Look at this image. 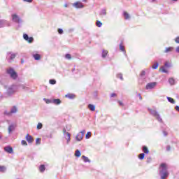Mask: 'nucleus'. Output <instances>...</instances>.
Instances as JSON below:
<instances>
[{
	"mask_svg": "<svg viewBox=\"0 0 179 179\" xmlns=\"http://www.w3.org/2000/svg\"><path fill=\"white\" fill-rule=\"evenodd\" d=\"M159 176L161 179H166L169 177V172L167 171V165L162 164L159 167Z\"/></svg>",
	"mask_w": 179,
	"mask_h": 179,
	"instance_id": "obj_1",
	"label": "nucleus"
},
{
	"mask_svg": "<svg viewBox=\"0 0 179 179\" xmlns=\"http://www.w3.org/2000/svg\"><path fill=\"white\" fill-rule=\"evenodd\" d=\"M18 87L13 85L8 88L7 92L6 93V97H9L12 96L13 94H15L16 92H17Z\"/></svg>",
	"mask_w": 179,
	"mask_h": 179,
	"instance_id": "obj_2",
	"label": "nucleus"
},
{
	"mask_svg": "<svg viewBox=\"0 0 179 179\" xmlns=\"http://www.w3.org/2000/svg\"><path fill=\"white\" fill-rule=\"evenodd\" d=\"M150 113L159 121V122H163V120L160 117V115L156 110L149 109Z\"/></svg>",
	"mask_w": 179,
	"mask_h": 179,
	"instance_id": "obj_3",
	"label": "nucleus"
},
{
	"mask_svg": "<svg viewBox=\"0 0 179 179\" xmlns=\"http://www.w3.org/2000/svg\"><path fill=\"white\" fill-rule=\"evenodd\" d=\"M11 17H12L13 22H14L15 23H17L18 24H20L23 22V21L22 20V18H20V17H19V15H17V14H13L11 15Z\"/></svg>",
	"mask_w": 179,
	"mask_h": 179,
	"instance_id": "obj_4",
	"label": "nucleus"
},
{
	"mask_svg": "<svg viewBox=\"0 0 179 179\" xmlns=\"http://www.w3.org/2000/svg\"><path fill=\"white\" fill-rule=\"evenodd\" d=\"M7 73H8V75H10V78H12V79H16L17 78V73L12 68H10L9 69L7 70Z\"/></svg>",
	"mask_w": 179,
	"mask_h": 179,
	"instance_id": "obj_5",
	"label": "nucleus"
},
{
	"mask_svg": "<svg viewBox=\"0 0 179 179\" xmlns=\"http://www.w3.org/2000/svg\"><path fill=\"white\" fill-rule=\"evenodd\" d=\"M63 134L65 139L67 141V144L71 142V134L69 132H66V129H63Z\"/></svg>",
	"mask_w": 179,
	"mask_h": 179,
	"instance_id": "obj_6",
	"label": "nucleus"
},
{
	"mask_svg": "<svg viewBox=\"0 0 179 179\" xmlns=\"http://www.w3.org/2000/svg\"><path fill=\"white\" fill-rule=\"evenodd\" d=\"M157 85V83L156 82L150 83L147 84L145 89L147 90H150L152 89H155V87H156Z\"/></svg>",
	"mask_w": 179,
	"mask_h": 179,
	"instance_id": "obj_7",
	"label": "nucleus"
},
{
	"mask_svg": "<svg viewBox=\"0 0 179 179\" xmlns=\"http://www.w3.org/2000/svg\"><path fill=\"white\" fill-rule=\"evenodd\" d=\"M73 8H76V9H82V8H85V6L80 1H77L73 3Z\"/></svg>",
	"mask_w": 179,
	"mask_h": 179,
	"instance_id": "obj_8",
	"label": "nucleus"
},
{
	"mask_svg": "<svg viewBox=\"0 0 179 179\" xmlns=\"http://www.w3.org/2000/svg\"><path fill=\"white\" fill-rule=\"evenodd\" d=\"M16 57V55L12 52H9L7 53L6 58L8 59V62H10V59H15Z\"/></svg>",
	"mask_w": 179,
	"mask_h": 179,
	"instance_id": "obj_9",
	"label": "nucleus"
},
{
	"mask_svg": "<svg viewBox=\"0 0 179 179\" xmlns=\"http://www.w3.org/2000/svg\"><path fill=\"white\" fill-rule=\"evenodd\" d=\"M15 129L16 125L15 124L13 123L10 124L8 128V134H12V132H13V131H15Z\"/></svg>",
	"mask_w": 179,
	"mask_h": 179,
	"instance_id": "obj_10",
	"label": "nucleus"
},
{
	"mask_svg": "<svg viewBox=\"0 0 179 179\" xmlns=\"http://www.w3.org/2000/svg\"><path fill=\"white\" fill-rule=\"evenodd\" d=\"M23 38H24V40H25L28 43H31L34 40V38H33V37H29V35H27L26 34H24L23 35Z\"/></svg>",
	"mask_w": 179,
	"mask_h": 179,
	"instance_id": "obj_11",
	"label": "nucleus"
},
{
	"mask_svg": "<svg viewBox=\"0 0 179 179\" xmlns=\"http://www.w3.org/2000/svg\"><path fill=\"white\" fill-rule=\"evenodd\" d=\"M25 139L27 140L28 143H33L34 141L33 136H31L30 134H27V136H25Z\"/></svg>",
	"mask_w": 179,
	"mask_h": 179,
	"instance_id": "obj_12",
	"label": "nucleus"
},
{
	"mask_svg": "<svg viewBox=\"0 0 179 179\" xmlns=\"http://www.w3.org/2000/svg\"><path fill=\"white\" fill-rule=\"evenodd\" d=\"M4 150H5V152H7V153H10V154L13 153V148H12V147H10V146L5 147Z\"/></svg>",
	"mask_w": 179,
	"mask_h": 179,
	"instance_id": "obj_13",
	"label": "nucleus"
},
{
	"mask_svg": "<svg viewBox=\"0 0 179 179\" xmlns=\"http://www.w3.org/2000/svg\"><path fill=\"white\" fill-rule=\"evenodd\" d=\"M33 57L36 61H40L41 59V56L40 54L33 53Z\"/></svg>",
	"mask_w": 179,
	"mask_h": 179,
	"instance_id": "obj_14",
	"label": "nucleus"
},
{
	"mask_svg": "<svg viewBox=\"0 0 179 179\" xmlns=\"http://www.w3.org/2000/svg\"><path fill=\"white\" fill-rule=\"evenodd\" d=\"M76 139L78 142H80V141H82V139H83V135H80V133H78L77 134V136H76Z\"/></svg>",
	"mask_w": 179,
	"mask_h": 179,
	"instance_id": "obj_15",
	"label": "nucleus"
},
{
	"mask_svg": "<svg viewBox=\"0 0 179 179\" xmlns=\"http://www.w3.org/2000/svg\"><path fill=\"white\" fill-rule=\"evenodd\" d=\"M10 113L11 114H16V113H17V108H16V106H13L10 109Z\"/></svg>",
	"mask_w": 179,
	"mask_h": 179,
	"instance_id": "obj_16",
	"label": "nucleus"
},
{
	"mask_svg": "<svg viewBox=\"0 0 179 179\" xmlns=\"http://www.w3.org/2000/svg\"><path fill=\"white\" fill-rule=\"evenodd\" d=\"M52 103H53L54 104L59 105L61 103V99H53L52 101Z\"/></svg>",
	"mask_w": 179,
	"mask_h": 179,
	"instance_id": "obj_17",
	"label": "nucleus"
},
{
	"mask_svg": "<svg viewBox=\"0 0 179 179\" xmlns=\"http://www.w3.org/2000/svg\"><path fill=\"white\" fill-rule=\"evenodd\" d=\"M174 49L173 47H169V48H166L164 52L166 54H167V52H171V51H173V50Z\"/></svg>",
	"mask_w": 179,
	"mask_h": 179,
	"instance_id": "obj_18",
	"label": "nucleus"
},
{
	"mask_svg": "<svg viewBox=\"0 0 179 179\" xmlns=\"http://www.w3.org/2000/svg\"><path fill=\"white\" fill-rule=\"evenodd\" d=\"M100 16H106L107 15V10L106 9H102L99 13Z\"/></svg>",
	"mask_w": 179,
	"mask_h": 179,
	"instance_id": "obj_19",
	"label": "nucleus"
},
{
	"mask_svg": "<svg viewBox=\"0 0 179 179\" xmlns=\"http://www.w3.org/2000/svg\"><path fill=\"white\" fill-rule=\"evenodd\" d=\"M82 159L84 160L85 163H90V159L85 155L82 156Z\"/></svg>",
	"mask_w": 179,
	"mask_h": 179,
	"instance_id": "obj_20",
	"label": "nucleus"
},
{
	"mask_svg": "<svg viewBox=\"0 0 179 179\" xmlns=\"http://www.w3.org/2000/svg\"><path fill=\"white\" fill-rule=\"evenodd\" d=\"M88 108L91 110V111H94V110H96V106L93 104H89L88 105Z\"/></svg>",
	"mask_w": 179,
	"mask_h": 179,
	"instance_id": "obj_21",
	"label": "nucleus"
},
{
	"mask_svg": "<svg viewBox=\"0 0 179 179\" xmlns=\"http://www.w3.org/2000/svg\"><path fill=\"white\" fill-rule=\"evenodd\" d=\"M66 97H67V99H75V94H67L66 95Z\"/></svg>",
	"mask_w": 179,
	"mask_h": 179,
	"instance_id": "obj_22",
	"label": "nucleus"
},
{
	"mask_svg": "<svg viewBox=\"0 0 179 179\" xmlns=\"http://www.w3.org/2000/svg\"><path fill=\"white\" fill-rule=\"evenodd\" d=\"M81 155L82 154L80 153V151L79 150H76V152H75L76 157H80Z\"/></svg>",
	"mask_w": 179,
	"mask_h": 179,
	"instance_id": "obj_23",
	"label": "nucleus"
},
{
	"mask_svg": "<svg viewBox=\"0 0 179 179\" xmlns=\"http://www.w3.org/2000/svg\"><path fill=\"white\" fill-rule=\"evenodd\" d=\"M143 152L148 155L149 153V149H148V147L143 146Z\"/></svg>",
	"mask_w": 179,
	"mask_h": 179,
	"instance_id": "obj_24",
	"label": "nucleus"
},
{
	"mask_svg": "<svg viewBox=\"0 0 179 179\" xmlns=\"http://www.w3.org/2000/svg\"><path fill=\"white\" fill-rule=\"evenodd\" d=\"M108 54V51L103 50L102 51V58H106V57H107Z\"/></svg>",
	"mask_w": 179,
	"mask_h": 179,
	"instance_id": "obj_25",
	"label": "nucleus"
},
{
	"mask_svg": "<svg viewBox=\"0 0 179 179\" xmlns=\"http://www.w3.org/2000/svg\"><path fill=\"white\" fill-rule=\"evenodd\" d=\"M6 24V21L3 20H0V27H4Z\"/></svg>",
	"mask_w": 179,
	"mask_h": 179,
	"instance_id": "obj_26",
	"label": "nucleus"
},
{
	"mask_svg": "<svg viewBox=\"0 0 179 179\" xmlns=\"http://www.w3.org/2000/svg\"><path fill=\"white\" fill-rule=\"evenodd\" d=\"M167 100L169 101V103H171V104L176 103V101H174L171 97H167Z\"/></svg>",
	"mask_w": 179,
	"mask_h": 179,
	"instance_id": "obj_27",
	"label": "nucleus"
},
{
	"mask_svg": "<svg viewBox=\"0 0 179 179\" xmlns=\"http://www.w3.org/2000/svg\"><path fill=\"white\" fill-rule=\"evenodd\" d=\"M0 171L1 173H5V171H6V167L4 166H0Z\"/></svg>",
	"mask_w": 179,
	"mask_h": 179,
	"instance_id": "obj_28",
	"label": "nucleus"
},
{
	"mask_svg": "<svg viewBox=\"0 0 179 179\" xmlns=\"http://www.w3.org/2000/svg\"><path fill=\"white\" fill-rule=\"evenodd\" d=\"M169 82L170 85H171L176 84V81H175L174 78H169Z\"/></svg>",
	"mask_w": 179,
	"mask_h": 179,
	"instance_id": "obj_29",
	"label": "nucleus"
},
{
	"mask_svg": "<svg viewBox=\"0 0 179 179\" xmlns=\"http://www.w3.org/2000/svg\"><path fill=\"white\" fill-rule=\"evenodd\" d=\"M163 73H167V70L164 66H162L159 69Z\"/></svg>",
	"mask_w": 179,
	"mask_h": 179,
	"instance_id": "obj_30",
	"label": "nucleus"
},
{
	"mask_svg": "<svg viewBox=\"0 0 179 179\" xmlns=\"http://www.w3.org/2000/svg\"><path fill=\"white\" fill-rule=\"evenodd\" d=\"M39 170L41 173H43L45 170V166L44 165H41L39 167Z\"/></svg>",
	"mask_w": 179,
	"mask_h": 179,
	"instance_id": "obj_31",
	"label": "nucleus"
},
{
	"mask_svg": "<svg viewBox=\"0 0 179 179\" xmlns=\"http://www.w3.org/2000/svg\"><path fill=\"white\" fill-rule=\"evenodd\" d=\"M43 100H44V101H45L46 104H50V103H52V101H51V99L44 98Z\"/></svg>",
	"mask_w": 179,
	"mask_h": 179,
	"instance_id": "obj_32",
	"label": "nucleus"
},
{
	"mask_svg": "<svg viewBox=\"0 0 179 179\" xmlns=\"http://www.w3.org/2000/svg\"><path fill=\"white\" fill-rule=\"evenodd\" d=\"M120 51L125 52V48L124 47V45H122V43L120 44Z\"/></svg>",
	"mask_w": 179,
	"mask_h": 179,
	"instance_id": "obj_33",
	"label": "nucleus"
},
{
	"mask_svg": "<svg viewBox=\"0 0 179 179\" xmlns=\"http://www.w3.org/2000/svg\"><path fill=\"white\" fill-rule=\"evenodd\" d=\"M138 159H140V160H143V159H145V154L144 153H141L138 155Z\"/></svg>",
	"mask_w": 179,
	"mask_h": 179,
	"instance_id": "obj_34",
	"label": "nucleus"
},
{
	"mask_svg": "<svg viewBox=\"0 0 179 179\" xmlns=\"http://www.w3.org/2000/svg\"><path fill=\"white\" fill-rule=\"evenodd\" d=\"M96 24L97 26V27H101L103 26V23H101V22L97 20L96 22Z\"/></svg>",
	"mask_w": 179,
	"mask_h": 179,
	"instance_id": "obj_35",
	"label": "nucleus"
},
{
	"mask_svg": "<svg viewBox=\"0 0 179 179\" xmlns=\"http://www.w3.org/2000/svg\"><path fill=\"white\" fill-rule=\"evenodd\" d=\"M49 83L50 85H55L57 83V80H54V79H51L49 80Z\"/></svg>",
	"mask_w": 179,
	"mask_h": 179,
	"instance_id": "obj_36",
	"label": "nucleus"
},
{
	"mask_svg": "<svg viewBox=\"0 0 179 179\" xmlns=\"http://www.w3.org/2000/svg\"><path fill=\"white\" fill-rule=\"evenodd\" d=\"M117 78H118L120 80H124V78L122 77V73H118L117 75Z\"/></svg>",
	"mask_w": 179,
	"mask_h": 179,
	"instance_id": "obj_37",
	"label": "nucleus"
},
{
	"mask_svg": "<svg viewBox=\"0 0 179 179\" xmlns=\"http://www.w3.org/2000/svg\"><path fill=\"white\" fill-rule=\"evenodd\" d=\"M124 19L126 20L129 19V14H128V13L124 12Z\"/></svg>",
	"mask_w": 179,
	"mask_h": 179,
	"instance_id": "obj_38",
	"label": "nucleus"
},
{
	"mask_svg": "<svg viewBox=\"0 0 179 179\" xmlns=\"http://www.w3.org/2000/svg\"><path fill=\"white\" fill-rule=\"evenodd\" d=\"M159 66V63L156 62L152 65V69H157Z\"/></svg>",
	"mask_w": 179,
	"mask_h": 179,
	"instance_id": "obj_39",
	"label": "nucleus"
},
{
	"mask_svg": "<svg viewBox=\"0 0 179 179\" xmlns=\"http://www.w3.org/2000/svg\"><path fill=\"white\" fill-rule=\"evenodd\" d=\"M92 136V133L90 131L87 132L86 136H85V138L86 139H90V138Z\"/></svg>",
	"mask_w": 179,
	"mask_h": 179,
	"instance_id": "obj_40",
	"label": "nucleus"
},
{
	"mask_svg": "<svg viewBox=\"0 0 179 179\" xmlns=\"http://www.w3.org/2000/svg\"><path fill=\"white\" fill-rule=\"evenodd\" d=\"M36 128L37 129H41L43 128V124L40 122L38 123Z\"/></svg>",
	"mask_w": 179,
	"mask_h": 179,
	"instance_id": "obj_41",
	"label": "nucleus"
},
{
	"mask_svg": "<svg viewBox=\"0 0 179 179\" xmlns=\"http://www.w3.org/2000/svg\"><path fill=\"white\" fill-rule=\"evenodd\" d=\"M21 144L23 145V146H27V142H26V141L24 140H22L21 141Z\"/></svg>",
	"mask_w": 179,
	"mask_h": 179,
	"instance_id": "obj_42",
	"label": "nucleus"
},
{
	"mask_svg": "<svg viewBox=\"0 0 179 179\" xmlns=\"http://www.w3.org/2000/svg\"><path fill=\"white\" fill-rule=\"evenodd\" d=\"M36 145H40L41 143V138H36Z\"/></svg>",
	"mask_w": 179,
	"mask_h": 179,
	"instance_id": "obj_43",
	"label": "nucleus"
},
{
	"mask_svg": "<svg viewBox=\"0 0 179 179\" xmlns=\"http://www.w3.org/2000/svg\"><path fill=\"white\" fill-rule=\"evenodd\" d=\"M65 58H66V59H71V58H72V57L71 56V54H66L65 55Z\"/></svg>",
	"mask_w": 179,
	"mask_h": 179,
	"instance_id": "obj_44",
	"label": "nucleus"
},
{
	"mask_svg": "<svg viewBox=\"0 0 179 179\" xmlns=\"http://www.w3.org/2000/svg\"><path fill=\"white\" fill-rule=\"evenodd\" d=\"M12 113H10V111L6 110L4 111V115H10Z\"/></svg>",
	"mask_w": 179,
	"mask_h": 179,
	"instance_id": "obj_45",
	"label": "nucleus"
},
{
	"mask_svg": "<svg viewBox=\"0 0 179 179\" xmlns=\"http://www.w3.org/2000/svg\"><path fill=\"white\" fill-rule=\"evenodd\" d=\"M145 75H146V71H142L141 74H140V76H145Z\"/></svg>",
	"mask_w": 179,
	"mask_h": 179,
	"instance_id": "obj_46",
	"label": "nucleus"
},
{
	"mask_svg": "<svg viewBox=\"0 0 179 179\" xmlns=\"http://www.w3.org/2000/svg\"><path fill=\"white\" fill-rule=\"evenodd\" d=\"M165 66H166V68H170V63L168 62H166L164 64Z\"/></svg>",
	"mask_w": 179,
	"mask_h": 179,
	"instance_id": "obj_47",
	"label": "nucleus"
},
{
	"mask_svg": "<svg viewBox=\"0 0 179 179\" xmlns=\"http://www.w3.org/2000/svg\"><path fill=\"white\" fill-rule=\"evenodd\" d=\"M58 33H59V34H62L64 33V30H62V29H59Z\"/></svg>",
	"mask_w": 179,
	"mask_h": 179,
	"instance_id": "obj_48",
	"label": "nucleus"
},
{
	"mask_svg": "<svg viewBox=\"0 0 179 179\" xmlns=\"http://www.w3.org/2000/svg\"><path fill=\"white\" fill-rule=\"evenodd\" d=\"M81 134V135H83V136L85 135V134H86V131L85 130H83L80 131V134Z\"/></svg>",
	"mask_w": 179,
	"mask_h": 179,
	"instance_id": "obj_49",
	"label": "nucleus"
},
{
	"mask_svg": "<svg viewBox=\"0 0 179 179\" xmlns=\"http://www.w3.org/2000/svg\"><path fill=\"white\" fill-rule=\"evenodd\" d=\"M24 2H28V3H31L33 2V0H23Z\"/></svg>",
	"mask_w": 179,
	"mask_h": 179,
	"instance_id": "obj_50",
	"label": "nucleus"
},
{
	"mask_svg": "<svg viewBox=\"0 0 179 179\" xmlns=\"http://www.w3.org/2000/svg\"><path fill=\"white\" fill-rule=\"evenodd\" d=\"M163 135L164 136H167V135H169V133H167L166 131H163Z\"/></svg>",
	"mask_w": 179,
	"mask_h": 179,
	"instance_id": "obj_51",
	"label": "nucleus"
},
{
	"mask_svg": "<svg viewBox=\"0 0 179 179\" xmlns=\"http://www.w3.org/2000/svg\"><path fill=\"white\" fill-rule=\"evenodd\" d=\"M171 149V148L170 147V145H167L166 146V150L167 152H170V150Z\"/></svg>",
	"mask_w": 179,
	"mask_h": 179,
	"instance_id": "obj_52",
	"label": "nucleus"
},
{
	"mask_svg": "<svg viewBox=\"0 0 179 179\" xmlns=\"http://www.w3.org/2000/svg\"><path fill=\"white\" fill-rule=\"evenodd\" d=\"M175 41H176V43H177L178 44H179V37H177V38L175 39Z\"/></svg>",
	"mask_w": 179,
	"mask_h": 179,
	"instance_id": "obj_53",
	"label": "nucleus"
},
{
	"mask_svg": "<svg viewBox=\"0 0 179 179\" xmlns=\"http://www.w3.org/2000/svg\"><path fill=\"white\" fill-rule=\"evenodd\" d=\"M117 96V94L113 93L110 94V97H115Z\"/></svg>",
	"mask_w": 179,
	"mask_h": 179,
	"instance_id": "obj_54",
	"label": "nucleus"
},
{
	"mask_svg": "<svg viewBox=\"0 0 179 179\" xmlns=\"http://www.w3.org/2000/svg\"><path fill=\"white\" fill-rule=\"evenodd\" d=\"M175 110H176V111H178L179 112V106H176L175 107Z\"/></svg>",
	"mask_w": 179,
	"mask_h": 179,
	"instance_id": "obj_55",
	"label": "nucleus"
},
{
	"mask_svg": "<svg viewBox=\"0 0 179 179\" xmlns=\"http://www.w3.org/2000/svg\"><path fill=\"white\" fill-rule=\"evenodd\" d=\"M138 96L139 97L140 100H142V96L141 94H138Z\"/></svg>",
	"mask_w": 179,
	"mask_h": 179,
	"instance_id": "obj_56",
	"label": "nucleus"
},
{
	"mask_svg": "<svg viewBox=\"0 0 179 179\" xmlns=\"http://www.w3.org/2000/svg\"><path fill=\"white\" fill-rule=\"evenodd\" d=\"M176 52H178V53H179V46H178V47L176 48Z\"/></svg>",
	"mask_w": 179,
	"mask_h": 179,
	"instance_id": "obj_57",
	"label": "nucleus"
},
{
	"mask_svg": "<svg viewBox=\"0 0 179 179\" xmlns=\"http://www.w3.org/2000/svg\"><path fill=\"white\" fill-rule=\"evenodd\" d=\"M68 6H69V5L68 3L64 4V8H68Z\"/></svg>",
	"mask_w": 179,
	"mask_h": 179,
	"instance_id": "obj_58",
	"label": "nucleus"
},
{
	"mask_svg": "<svg viewBox=\"0 0 179 179\" xmlns=\"http://www.w3.org/2000/svg\"><path fill=\"white\" fill-rule=\"evenodd\" d=\"M119 104H120V106H122V102L119 101Z\"/></svg>",
	"mask_w": 179,
	"mask_h": 179,
	"instance_id": "obj_59",
	"label": "nucleus"
},
{
	"mask_svg": "<svg viewBox=\"0 0 179 179\" xmlns=\"http://www.w3.org/2000/svg\"><path fill=\"white\" fill-rule=\"evenodd\" d=\"M0 139H2V136L1 135V133H0Z\"/></svg>",
	"mask_w": 179,
	"mask_h": 179,
	"instance_id": "obj_60",
	"label": "nucleus"
},
{
	"mask_svg": "<svg viewBox=\"0 0 179 179\" xmlns=\"http://www.w3.org/2000/svg\"><path fill=\"white\" fill-rule=\"evenodd\" d=\"M87 0H83V2H87Z\"/></svg>",
	"mask_w": 179,
	"mask_h": 179,
	"instance_id": "obj_61",
	"label": "nucleus"
},
{
	"mask_svg": "<svg viewBox=\"0 0 179 179\" xmlns=\"http://www.w3.org/2000/svg\"><path fill=\"white\" fill-rule=\"evenodd\" d=\"M155 1H156V0H151V2H155Z\"/></svg>",
	"mask_w": 179,
	"mask_h": 179,
	"instance_id": "obj_62",
	"label": "nucleus"
},
{
	"mask_svg": "<svg viewBox=\"0 0 179 179\" xmlns=\"http://www.w3.org/2000/svg\"><path fill=\"white\" fill-rule=\"evenodd\" d=\"M22 89H24V86H22Z\"/></svg>",
	"mask_w": 179,
	"mask_h": 179,
	"instance_id": "obj_63",
	"label": "nucleus"
},
{
	"mask_svg": "<svg viewBox=\"0 0 179 179\" xmlns=\"http://www.w3.org/2000/svg\"><path fill=\"white\" fill-rule=\"evenodd\" d=\"M21 63L23 64V60L21 61Z\"/></svg>",
	"mask_w": 179,
	"mask_h": 179,
	"instance_id": "obj_64",
	"label": "nucleus"
}]
</instances>
